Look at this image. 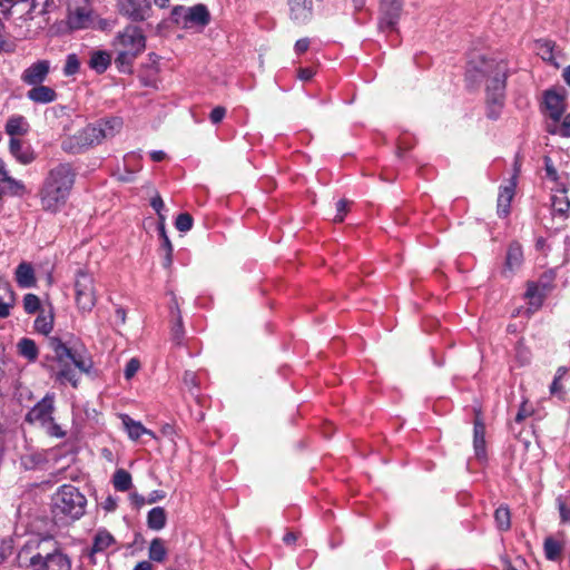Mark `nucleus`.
<instances>
[{"label": "nucleus", "instance_id": "864d4df0", "mask_svg": "<svg viewBox=\"0 0 570 570\" xmlns=\"http://www.w3.org/2000/svg\"><path fill=\"white\" fill-rule=\"evenodd\" d=\"M164 498H165V493L163 491L155 490L149 493L148 498L146 499V503L151 504V503L163 500Z\"/></svg>", "mask_w": 570, "mask_h": 570}, {"label": "nucleus", "instance_id": "bb28decb", "mask_svg": "<svg viewBox=\"0 0 570 570\" xmlns=\"http://www.w3.org/2000/svg\"><path fill=\"white\" fill-rule=\"evenodd\" d=\"M110 62L111 56L109 52L104 50H97L91 53L89 66L97 72L102 73L107 70Z\"/></svg>", "mask_w": 570, "mask_h": 570}, {"label": "nucleus", "instance_id": "a19ab883", "mask_svg": "<svg viewBox=\"0 0 570 570\" xmlns=\"http://www.w3.org/2000/svg\"><path fill=\"white\" fill-rule=\"evenodd\" d=\"M175 226L179 232L186 233L193 227V217L187 213L179 214L176 218Z\"/></svg>", "mask_w": 570, "mask_h": 570}, {"label": "nucleus", "instance_id": "412c9836", "mask_svg": "<svg viewBox=\"0 0 570 570\" xmlns=\"http://www.w3.org/2000/svg\"><path fill=\"white\" fill-rule=\"evenodd\" d=\"M120 420L130 440L137 441L142 435L155 438V433L151 430L146 429L141 422L135 421L128 414H121Z\"/></svg>", "mask_w": 570, "mask_h": 570}, {"label": "nucleus", "instance_id": "f704fd0d", "mask_svg": "<svg viewBox=\"0 0 570 570\" xmlns=\"http://www.w3.org/2000/svg\"><path fill=\"white\" fill-rule=\"evenodd\" d=\"M18 351L29 362H33L37 360L38 347L36 343L30 338H21L18 343Z\"/></svg>", "mask_w": 570, "mask_h": 570}, {"label": "nucleus", "instance_id": "680f3d73", "mask_svg": "<svg viewBox=\"0 0 570 570\" xmlns=\"http://www.w3.org/2000/svg\"><path fill=\"white\" fill-rule=\"evenodd\" d=\"M134 570H154V568L149 561H140L136 564Z\"/></svg>", "mask_w": 570, "mask_h": 570}, {"label": "nucleus", "instance_id": "c9c22d12", "mask_svg": "<svg viewBox=\"0 0 570 570\" xmlns=\"http://www.w3.org/2000/svg\"><path fill=\"white\" fill-rule=\"evenodd\" d=\"M112 483L116 490L128 491L132 485L131 475L126 470L119 469L114 474Z\"/></svg>", "mask_w": 570, "mask_h": 570}, {"label": "nucleus", "instance_id": "13d9d810", "mask_svg": "<svg viewBox=\"0 0 570 570\" xmlns=\"http://www.w3.org/2000/svg\"><path fill=\"white\" fill-rule=\"evenodd\" d=\"M313 76H314V72L309 68H302L298 70V78L303 81H307V80L312 79Z\"/></svg>", "mask_w": 570, "mask_h": 570}, {"label": "nucleus", "instance_id": "39448f33", "mask_svg": "<svg viewBox=\"0 0 570 570\" xmlns=\"http://www.w3.org/2000/svg\"><path fill=\"white\" fill-rule=\"evenodd\" d=\"M75 183V173L69 164L53 167L40 193L41 206L45 210L56 213L62 208Z\"/></svg>", "mask_w": 570, "mask_h": 570}, {"label": "nucleus", "instance_id": "2f4dec72", "mask_svg": "<svg viewBox=\"0 0 570 570\" xmlns=\"http://www.w3.org/2000/svg\"><path fill=\"white\" fill-rule=\"evenodd\" d=\"M148 557L155 562H164L167 558V548L160 538L151 540L148 549Z\"/></svg>", "mask_w": 570, "mask_h": 570}, {"label": "nucleus", "instance_id": "69168bd1", "mask_svg": "<svg viewBox=\"0 0 570 570\" xmlns=\"http://www.w3.org/2000/svg\"><path fill=\"white\" fill-rule=\"evenodd\" d=\"M296 539H297V537L293 532L286 533L283 538L284 542L287 544L294 543L296 541Z\"/></svg>", "mask_w": 570, "mask_h": 570}, {"label": "nucleus", "instance_id": "37998d69", "mask_svg": "<svg viewBox=\"0 0 570 570\" xmlns=\"http://www.w3.org/2000/svg\"><path fill=\"white\" fill-rule=\"evenodd\" d=\"M171 335H173V340L177 344H179L181 342V338H183V335H184V327H183L181 316H180L178 309H177V315H176V322H175V324L173 325V328H171Z\"/></svg>", "mask_w": 570, "mask_h": 570}, {"label": "nucleus", "instance_id": "423d86ee", "mask_svg": "<svg viewBox=\"0 0 570 570\" xmlns=\"http://www.w3.org/2000/svg\"><path fill=\"white\" fill-rule=\"evenodd\" d=\"M111 47L117 55L116 63L121 68H129L145 51L146 36L140 27L130 23L116 33Z\"/></svg>", "mask_w": 570, "mask_h": 570}, {"label": "nucleus", "instance_id": "9d476101", "mask_svg": "<svg viewBox=\"0 0 570 570\" xmlns=\"http://www.w3.org/2000/svg\"><path fill=\"white\" fill-rule=\"evenodd\" d=\"M75 297L78 308L82 312H90L97 302L95 279L86 271H78L75 278Z\"/></svg>", "mask_w": 570, "mask_h": 570}, {"label": "nucleus", "instance_id": "774afa93", "mask_svg": "<svg viewBox=\"0 0 570 570\" xmlns=\"http://www.w3.org/2000/svg\"><path fill=\"white\" fill-rule=\"evenodd\" d=\"M563 79L570 86V66L563 70Z\"/></svg>", "mask_w": 570, "mask_h": 570}, {"label": "nucleus", "instance_id": "c85d7f7f", "mask_svg": "<svg viewBox=\"0 0 570 570\" xmlns=\"http://www.w3.org/2000/svg\"><path fill=\"white\" fill-rule=\"evenodd\" d=\"M35 328L37 332L48 335L53 328V313L51 308L49 311L41 309L38 317L35 321Z\"/></svg>", "mask_w": 570, "mask_h": 570}, {"label": "nucleus", "instance_id": "e433bc0d", "mask_svg": "<svg viewBox=\"0 0 570 570\" xmlns=\"http://www.w3.org/2000/svg\"><path fill=\"white\" fill-rule=\"evenodd\" d=\"M115 539L107 530H98L94 539V551H104L114 544Z\"/></svg>", "mask_w": 570, "mask_h": 570}, {"label": "nucleus", "instance_id": "5701e85b", "mask_svg": "<svg viewBox=\"0 0 570 570\" xmlns=\"http://www.w3.org/2000/svg\"><path fill=\"white\" fill-rule=\"evenodd\" d=\"M4 130L11 138H17L27 135L30 130V125L24 116L12 115L8 118Z\"/></svg>", "mask_w": 570, "mask_h": 570}, {"label": "nucleus", "instance_id": "cd10ccee", "mask_svg": "<svg viewBox=\"0 0 570 570\" xmlns=\"http://www.w3.org/2000/svg\"><path fill=\"white\" fill-rule=\"evenodd\" d=\"M485 428L483 423L476 421L474 423V451L475 455L480 460L485 459V439H484Z\"/></svg>", "mask_w": 570, "mask_h": 570}, {"label": "nucleus", "instance_id": "603ef678", "mask_svg": "<svg viewBox=\"0 0 570 570\" xmlns=\"http://www.w3.org/2000/svg\"><path fill=\"white\" fill-rule=\"evenodd\" d=\"M47 424H49L48 432H49L50 435L56 436V438H63L65 436L66 433L52 420L50 422H48Z\"/></svg>", "mask_w": 570, "mask_h": 570}, {"label": "nucleus", "instance_id": "a211bd4d", "mask_svg": "<svg viewBox=\"0 0 570 570\" xmlns=\"http://www.w3.org/2000/svg\"><path fill=\"white\" fill-rule=\"evenodd\" d=\"M24 191V185L11 177L6 164L0 160V195L21 196Z\"/></svg>", "mask_w": 570, "mask_h": 570}, {"label": "nucleus", "instance_id": "8fccbe9b", "mask_svg": "<svg viewBox=\"0 0 570 570\" xmlns=\"http://www.w3.org/2000/svg\"><path fill=\"white\" fill-rule=\"evenodd\" d=\"M150 205L156 210V213L159 215V218L161 220H164L165 218L161 215V209L164 208V202L158 194L151 198Z\"/></svg>", "mask_w": 570, "mask_h": 570}, {"label": "nucleus", "instance_id": "473e14b6", "mask_svg": "<svg viewBox=\"0 0 570 570\" xmlns=\"http://www.w3.org/2000/svg\"><path fill=\"white\" fill-rule=\"evenodd\" d=\"M563 546L552 537H548L543 543L544 556L550 561H558L561 557Z\"/></svg>", "mask_w": 570, "mask_h": 570}, {"label": "nucleus", "instance_id": "c03bdc74", "mask_svg": "<svg viewBox=\"0 0 570 570\" xmlns=\"http://www.w3.org/2000/svg\"><path fill=\"white\" fill-rule=\"evenodd\" d=\"M79 70V61L76 57V55H69L67 57V61L63 68V72L66 76H71L78 72Z\"/></svg>", "mask_w": 570, "mask_h": 570}, {"label": "nucleus", "instance_id": "0eeeda50", "mask_svg": "<svg viewBox=\"0 0 570 570\" xmlns=\"http://www.w3.org/2000/svg\"><path fill=\"white\" fill-rule=\"evenodd\" d=\"M122 128V120L118 117L100 120L91 124L76 132L70 139L69 145H65V149L79 151L100 144L106 138H111Z\"/></svg>", "mask_w": 570, "mask_h": 570}, {"label": "nucleus", "instance_id": "0e129e2a", "mask_svg": "<svg viewBox=\"0 0 570 570\" xmlns=\"http://www.w3.org/2000/svg\"><path fill=\"white\" fill-rule=\"evenodd\" d=\"M9 553V547H7L3 542H0V563L6 559Z\"/></svg>", "mask_w": 570, "mask_h": 570}, {"label": "nucleus", "instance_id": "6e6552de", "mask_svg": "<svg viewBox=\"0 0 570 570\" xmlns=\"http://www.w3.org/2000/svg\"><path fill=\"white\" fill-rule=\"evenodd\" d=\"M87 500L73 485L63 484L52 498V511L58 515L79 519L85 513Z\"/></svg>", "mask_w": 570, "mask_h": 570}, {"label": "nucleus", "instance_id": "052dcab7", "mask_svg": "<svg viewBox=\"0 0 570 570\" xmlns=\"http://www.w3.org/2000/svg\"><path fill=\"white\" fill-rule=\"evenodd\" d=\"M165 252V256H164V262H163V265L164 267L168 268L170 267L171 263H173V250H164Z\"/></svg>", "mask_w": 570, "mask_h": 570}, {"label": "nucleus", "instance_id": "1a4fd4ad", "mask_svg": "<svg viewBox=\"0 0 570 570\" xmlns=\"http://www.w3.org/2000/svg\"><path fill=\"white\" fill-rule=\"evenodd\" d=\"M170 19L181 29H203L209 23L210 14L202 3L191 7L176 6L171 10Z\"/></svg>", "mask_w": 570, "mask_h": 570}, {"label": "nucleus", "instance_id": "6ab92c4d", "mask_svg": "<svg viewBox=\"0 0 570 570\" xmlns=\"http://www.w3.org/2000/svg\"><path fill=\"white\" fill-rule=\"evenodd\" d=\"M11 155L22 165L31 164L36 159L33 149L18 138H11L9 142Z\"/></svg>", "mask_w": 570, "mask_h": 570}, {"label": "nucleus", "instance_id": "bf43d9fd", "mask_svg": "<svg viewBox=\"0 0 570 570\" xmlns=\"http://www.w3.org/2000/svg\"><path fill=\"white\" fill-rule=\"evenodd\" d=\"M166 157V154L163 150H154L150 153V158L154 161H161Z\"/></svg>", "mask_w": 570, "mask_h": 570}, {"label": "nucleus", "instance_id": "4468645a", "mask_svg": "<svg viewBox=\"0 0 570 570\" xmlns=\"http://www.w3.org/2000/svg\"><path fill=\"white\" fill-rule=\"evenodd\" d=\"M566 91L547 90L544 94V107L551 119V122L560 121L567 107Z\"/></svg>", "mask_w": 570, "mask_h": 570}, {"label": "nucleus", "instance_id": "338daca9", "mask_svg": "<svg viewBox=\"0 0 570 570\" xmlns=\"http://www.w3.org/2000/svg\"><path fill=\"white\" fill-rule=\"evenodd\" d=\"M567 372L568 370L564 366H560L556 372L554 379L561 380L567 374Z\"/></svg>", "mask_w": 570, "mask_h": 570}, {"label": "nucleus", "instance_id": "79ce46f5", "mask_svg": "<svg viewBox=\"0 0 570 570\" xmlns=\"http://www.w3.org/2000/svg\"><path fill=\"white\" fill-rule=\"evenodd\" d=\"M525 296L530 299V304L538 308L542 303V295L539 292V288L534 284H530L528 286Z\"/></svg>", "mask_w": 570, "mask_h": 570}, {"label": "nucleus", "instance_id": "7c9ffc66", "mask_svg": "<svg viewBox=\"0 0 570 570\" xmlns=\"http://www.w3.org/2000/svg\"><path fill=\"white\" fill-rule=\"evenodd\" d=\"M570 210V200L564 193L552 197V214L561 218H567Z\"/></svg>", "mask_w": 570, "mask_h": 570}, {"label": "nucleus", "instance_id": "4c0bfd02", "mask_svg": "<svg viewBox=\"0 0 570 570\" xmlns=\"http://www.w3.org/2000/svg\"><path fill=\"white\" fill-rule=\"evenodd\" d=\"M494 519L500 530H508L510 528V511L507 507H499L495 510Z\"/></svg>", "mask_w": 570, "mask_h": 570}, {"label": "nucleus", "instance_id": "c756f323", "mask_svg": "<svg viewBox=\"0 0 570 570\" xmlns=\"http://www.w3.org/2000/svg\"><path fill=\"white\" fill-rule=\"evenodd\" d=\"M167 515L161 507L153 508L147 515V524L149 529L159 531L166 525Z\"/></svg>", "mask_w": 570, "mask_h": 570}, {"label": "nucleus", "instance_id": "9b49d317", "mask_svg": "<svg viewBox=\"0 0 570 570\" xmlns=\"http://www.w3.org/2000/svg\"><path fill=\"white\" fill-rule=\"evenodd\" d=\"M118 12L132 22H142L150 17V0H116Z\"/></svg>", "mask_w": 570, "mask_h": 570}, {"label": "nucleus", "instance_id": "f8f14e48", "mask_svg": "<svg viewBox=\"0 0 570 570\" xmlns=\"http://www.w3.org/2000/svg\"><path fill=\"white\" fill-rule=\"evenodd\" d=\"M55 395L46 394L26 415V420L30 423L46 425L52 420L55 409Z\"/></svg>", "mask_w": 570, "mask_h": 570}, {"label": "nucleus", "instance_id": "58836bf2", "mask_svg": "<svg viewBox=\"0 0 570 570\" xmlns=\"http://www.w3.org/2000/svg\"><path fill=\"white\" fill-rule=\"evenodd\" d=\"M538 55L544 60L552 62L553 57V43L551 41L542 40L537 42Z\"/></svg>", "mask_w": 570, "mask_h": 570}, {"label": "nucleus", "instance_id": "de8ad7c7", "mask_svg": "<svg viewBox=\"0 0 570 570\" xmlns=\"http://www.w3.org/2000/svg\"><path fill=\"white\" fill-rule=\"evenodd\" d=\"M226 115V109L224 107H215L209 115V119L213 124H218L223 120Z\"/></svg>", "mask_w": 570, "mask_h": 570}, {"label": "nucleus", "instance_id": "2eb2a0df", "mask_svg": "<svg viewBox=\"0 0 570 570\" xmlns=\"http://www.w3.org/2000/svg\"><path fill=\"white\" fill-rule=\"evenodd\" d=\"M94 10L89 3L70 8L67 17V23L71 30L89 28L94 22Z\"/></svg>", "mask_w": 570, "mask_h": 570}, {"label": "nucleus", "instance_id": "f3484780", "mask_svg": "<svg viewBox=\"0 0 570 570\" xmlns=\"http://www.w3.org/2000/svg\"><path fill=\"white\" fill-rule=\"evenodd\" d=\"M519 169H514V174L507 185L500 187L498 195V214L505 217L510 213V205L515 194L517 178Z\"/></svg>", "mask_w": 570, "mask_h": 570}, {"label": "nucleus", "instance_id": "dca6fc26", "mask_svg": "<svg viewBox=\"0 0 570 570\" xmlns=\"http://www.w3.org/2000/svg\"><path fill=\"white\" fill-rule=\"evenodd\" d=\"M401 10V0H381L380 27L382 29H393L399 21Z\"/></svg>", "mask_w": 570, "mask_h": 570}, {"label": "nucleus", "instance_id": "ddd939ff", "mask_svg": "<svg viewBox=\"0 0 570 570\" xmlns=\"http://www.w3.org/2000/svg\"><path fill=\"white\" fill-rule=\"evenodd\" d=\"M51 71V62L40 59L28 66L21 73L20 79L27 86L41 85L46 81Z\"/></svg>", "mask_w": 570, "mask_h": 570}, {"label": "nucleus", "instance_id": "393cba45", "mask_svg": "<svg viewBox=\"0 0 570 570\" xmlns=\"http://www.w3.org/2000/svg\"><path fill=\"white\" fill-rule=\"evenodd\" d=\"M291 18L298 22L306 21L312 13V0H287Z\"/></svg>", "mask_w": 570, "mask_h": 570}, {"label": "nucleus", "instance_id": "3c124183", "mask_svg": "<svg viewBox=\"0 0 570 570\" xmlns=\"http://www.w3.org/2000/svg\"><path fill=\"white\" fill-rule=\"evenodd\" d=\"M544 165H546L544 169H546L547 176L552 180H557L558 174H557L556 168L553 167L551 159L546 157Z\"/></svg>", "mask_w": 570, "mask_h": 570}, {"label": "nucleus", "instance_id": "09e8293b", "mask_svg": "<svg viewBox=\"0 0 570 570\" xmlns=\"http://www.w3.org/2000/svg\"><path fill=\"white\" fill-rule=\"evenodd\" d=\"M159 236L161 238V248L164 250H167V249L173 250V245L170 243L169 237L167 236V233H166V229H165V226L163 223L159 226Z\"/></svg>", "mask_w": 570, "mask_h": 570}, {"label": "nucleus", "instance_id": "6e6d98bb", "mask_svg": "<svg viewBox=\"0 0 570 570\" xmlns=\"http://www.w3.org/2000/svg\"><path fill=\"white\" fill-rule=\"evenodd\" d=\"M309 41L307 39H299L295 43V51L297 53H303L308 49Z\"/></svg>", "mask_w": 570, "mask_h": 570}, {"label": "nucleus", "instance_id": "e2e57ef3", "mask_svg": "<svg viewBox=\"0 0 570 570\" xmlns=\"http://www.w3.org/2000/svg\"><path fill=\"white\" fill-rule=\"evenodd\" d=\"M551 394H558L561 392L560 380L553 379V382L550 385Z\"/></svg>", "mask_w": 570, "mask_h": 570}, {"label": "nucleus", "instance_id": "49530a36", "mask_svg": "<svg viewBox=\"0 0 570 570\" xmlns=\"http://www.w3.org/2000/svg\"><path fill=\"white\" fill-rule=\"evenodd\" d=\"M336 212L337 213H336V215H335L333 220L335 223L343 222L344 216H345V214L347 212V202L344 200V199L338 200L337 204H336Z\"/></svg>", "mask_w": 570, "mask_h": 570}, {"label": "nucleus", "instance_id": "b1692460", "mask_svg": "<svg viewBox=\"0 0 570 570\" xmlns=\"http://www.w3.org/2000/svg\"><path fill=\"white\" fill-rule=\"evenodd\" d=\"M14 278L19 287L31 288L36 286L35 269L30 263H20L14 272Z\"/></svg>", "mask_w": 570, "mask_h": 570}, {"label": "nucleus", "instance_id": "4d7b16f0", "mask_svg": "<svg viewBox=\"0 0 570 570\" xmlns=\"http://www.w3.org/2000/svg\"><path fill=\"white\" fill-rule=\"evenodd\" d=\"M184 383L190 387H195L197 385L196 383V375L193 372H185L184 374Z\"/></svg>", "mask_w": 570, "mask_h": 570}, {"label": "nucleus", "instance_id": "20e7f679", "mask_svg": "<svg viewBox=\"0 0 570 570\" xmlns=\"http://www.w3.org/2000/svg\"><path fill=\"white\" fill-rule=\"evenodd\" d=\"M50 348L52 355L48 356V370L51 376L60 384H71L73 387L78 386L79 373H89L92 368V361L72 351L65 343L58 338L50 340Z\"/></svg>", "mask_w": 570, "mask_h": 570}, {"label": "nucleus", "instance_id": "4be33fe9", "mask_svg": "<svg viewBox=\"0 0 570 570\" xmlns=\"http://www.w3.org/2000/svg\"><path fill=\"white\" fill-rule=\"evenodd\" d=\"M16 303V295L7 282L0 278V318H6L11 314Z\"/></svg>", "mask_w": 570, "mask_h": 570}, {"label": "nucleus", "instance_id": "ea45409f", "mask_svg": "<svg viewBox=\"0 0 570 570\" xmlns=\"http://www.w3.org/2000/svg\"><path fill=\"white\" fill-rule=\"evenodd\" d=\"M23 308L26 313L33 314L40 308V299L35 294H26L23 297Z\"/></svg>", "mask_w": 570, "mask_h": 570}, {"label": "nucleus", "instance_id": "f257e3e1", "mask_svg": "<svg viewBox=\"0 0 570 570\" xmlns=\"http://www.w3.org/2000/svg\"><path fill=\"white\" fill-rule=\"evenodd\" d=\"M507 62L502 59H488L483 55H478L468 63L466 79L476 83L487 79V101L489 107V117L495 119L503 106Z\"/></svg>", "mask_w": 570, "mask_h": 570}, {"label": "nucleus", "instance_id": "a878e982", "mask_svg": "<svg viewBox=\"0 0 570 570\" xmlns=\"http://www.w3.org/2000/svg\"><path fill=\"white\" fill-rule=\"evenodd\" d=\"M522 262L523 253L521 246L518 243H512L507 252L503 274L505 276L511 275L515 269H518L521 266Z\"/></svg>", "mask_w": 570, "mask_h": 570}, {"label": "nucleus", "instance_id": "5fc2aeb1", "mask_svg": "<svg viewBox=\"0 0 570 570\" xmlns=\"http://www.w3.org/2000/svg\"><path fill=\"white\" fill-rule=\"evenodd\" d=\"M559 513L562 523L570 521V510L562 502L559 503Z\"/></svg>", "mask_w": 570, "mask_h": 570}, {"label": "nucleus", "instance_id": "f03ea898", "mask_svg": "<svg viewBox=\"0 0 570 570\" xmlns=\"http://www.w3.org/2000/svg\"><path fill=\"white\" fill-rule=\"evenodd\" d=\"M19 558L29 570H71V560L52 537H32L21 548Z\"/></svg>", "mask_w": 570, "mask_h": 570}, {"label": "nucleus", "instance_id": "7ed1b4c3", "mask_svg": "<svg viewBox=\"0 0 570 570\" xmlns=\"http://www.w3.org/2000/svg\"><path fill=\"white\" fill-rule=\"evenodd\" d=\"M50 348L52 355L48 356V370L51 376L60 384H71L73 387L78 386L79 373H89L92 368V361L72 351L65 343L58 338L50 340Z\"/></svg>", "mask_w": 570, "mask_h": 570}, {"label": "nucleus", "instance_id": "72a5a7b5", "mask_svg": "<svg viewBox=\"0 0 570 570\" xmlns=\"http://www.w3.org/2000/svg\"><path fill=\"white\" fill-rule=\"evenodd\" d=\"M547 131L551 135H558L564 138L570 137V112L566 115L562 121L549 122Z\"/></svg>", "mask_w": 570, "mask_h": 570}, {"label": "nucleus", "instance_id": "aec40b11", "mask_svg": "<svg viewBox=\"0 0 570 570\" xmlns=\"http://www.w3.org/2000/svg\"><path fill=\"white\" fill-rule=\"evenodd\" d=\"M57 97L56 90L43 83L32 86L31 89L27 91V98L35 104L47 105L56 101Z\"/></svg>", "mask_w": 570, "mask_h": 570}, {"label": "nucleus", "instance_id": "a18cd8bd", "mask_svg": "<svg viewBox=\"0 0 570 570\" xmlns=\"http://www.w3.org/2000/svg\"><path fill=\"white\" fill-rule=\"evenodd\" d=\"M140 368V362L137 358H130L125 366L124 375L126 380L132 379Z\"/></svg>", "mask_w": 570, "mask_h": 570}]
</instances>
